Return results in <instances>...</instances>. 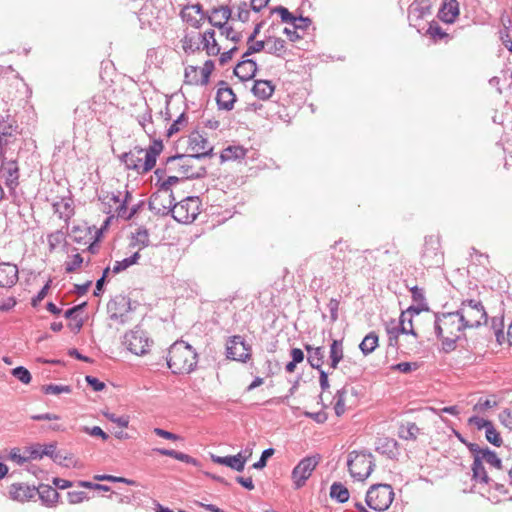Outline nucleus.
Here are the masks:
<instances>
[{
  "label": "nucleus",
  "mask_w": 512,
  "mask_h": 512,
  "mask_svg": "<svg viewBox=\"0 0 512 512\" xmlns=\"http://www.w3.org/2000/svg\"><path fill=\"white\" fill-rule=\"evenodd\" d=\"M162 197L159 192H153L147 202L148 209L158 216L171 215L181 224L192 223L200 213L201 200L199 196H187L172 206L157 207L156 201Z\"/></svg>",
  "instance_id": "obj_1"
},
{
  "label": "nucleus",
  "mask_w": 512,
  "mask_h": 512,
  "mask_svg": "<svg viewBox=\"0 0 512 512\" xmlns=\"http://www.w3.org/2000/svg\"><path fill=\"white\" fill-rule=\"evenodd\" d=\"M199 355L195 348L184 340H176L168 349L166 365L171 369L172 374H190L197 368Z\"/></svg>",
  "instance_id": "obj_2"
},
{
  "label": "nucleus",
  "mask_w": 512,
  "mask_h": 512,
  "mask_svg": "<svg viewBox=\"0 0 512 512\" xmlns=\"http://www.w3.org/2000/svg\"><path fill=\"white\" fill-rule=\"evenodd\" d=\"M473 450L475 451L472 454L471 481L479 484H490L493 482V479L489 477L483 463L486 462L491 467L501 470L503 468L502 459L498 456L496 451L490 449L488 446H476Z\"/></svg>",
  "instance_id": "obj_3"
},
{
  "label": "nucleus",
  "mask_w": 512,
  "mask_h": 512,
  "mask_svg": "<svg viewBox=\"0 0 512 512\" xmlns=\"http://www.w3.org/2000/svg\"><path fill=\"white\" fill-rule=\"evenodd\" d=\"M146 134L150 138L151 144L145 148L144 159L135 155V152H131L133 156H129L127 165V170L136 171L140 175L147 174L156 166L157 159L164 149L163 140L155 138V130L146 131Z\"/></svg>",
  "instance_id": "obj_4"
},
{
  "label": "nucleus",
  "mask_w": 512,
  "mask_h": 512,
  "mask_svg": "<svg viewBox=\"0 0 512 512\" xmlns=\"http://www.w3.org/2000/svg\"><path fill=\"white\" fill-rule=\"evenodd\" d=\"M374 456L371 452L363 450L352 451L348 455L347 467L351 477L358 481H365L375 469Z\"/></svg>",
  "instance_id": "obj_5"
},
{
  "label": "nucleus",
  "mask_w": 512,
  "mask_h": 512,
  "mask_svg": "<svg viewBox=\"0 0 512 512\" xmlns=\"http://www.w3.org/2000/svg\"><path fill=\"white\" fill-rule=\"evenodd\" d=\"M394 491L390 484L377 483L370 486L365 496L366 505L377 512L386 511L394 500Z\"/></svg>",
  "instance_id": "obj_6"
},
{
  "label": "nucleus",
  "mask_w": 512,
  "mask_h": 512,
  "mask_svg": "<svg viewBox=\"0 0 512 512\" xmlns=\"http://www.w3.org/2000/svg\"><path fill=\"white\" fill-rule=\"evenodd\" d=\"M122 343L131 353L143 356L149 352L153 340L148 337V333L145 330L137 325L134 329L124 334Z\"/></svg>",
  "instance_id": "obj_7"
},
{
  "label": "nucleus",
  "mask_w": 512,
  "mask_h": 512,
  "mask_svg": "<svg viewBox=\"0 0 512 512\" xmlns=\"http://www.w3.org/2000/svg\"><path fill=\"white\" fill-rule=\"evenodd\" d=\"M0 177L4 178L5 185L10 193H14L19 186L20 169L17 158L8 157L7 150L0 152Z\"/></svg>",
  "instance_id": "obj_8"
},
{
  "label": "nucleus",
  "mask_w": 512,
  "mask_h": 512,
  "mask_svg": "<svg viewBox=\"0 0 512 512\" xmlns=\"http://www.w3.org/2000/svg\"><path fill=\"white\" fill-rule=\"evenodd\" d=\"M225 350L226 358L232 361L246 363L252 357V347L241 335L228 337Z\"/></svg>",
  "instance_id": "obj_9"
},
{
  "label": "nucleus",
  "mask_w": 512,
  "mask_h": 512,
  "mask_svg": "<svg viewBox=\"0 0 512 512\" xmlns=\"http://www.w3.org/2000/svg\"><path fill=\"white\" fill-rule=\"evenodd\" d=\"M440 249L441 244L437 236H426L421 255L422 265L426 268L439 267L442 265L444 256Z\"/></svg>",
  "instance_id": "obj_10"
},
{
  "label": "nucleus",
  "mask_w": 512,
  "mask_h": 512,
  "mask_svg": "<svg viewBox=\"0 0 512 512\" xmlns=\"http://www.w3.org/2000/svg\"><path fill=\"white\" fill-rule=\"evenodd\" d=\"M320 461V455L307 456L293 468L291 478L295 490L302 488Z\"/></svg>",
  "instance_id": "obj_11"
},
{
  "label": "nucleus",
  "mask_w": 512,
  "mask_h": 512,
  "mask_svg": "<svg viewBox=\"0 0 512 512\" xmlns=\"http://www.w3.org/2000/svg\"><path fill=\"white\" fill-rule=\"evenodd\" d=\"M135 307H132L131 299L128 296L119 294L111 298L107 303V312L111 320L119 321L121 324L126 322L124 318L125 313L132 312Z\"/></svg>",
  "instance_id": "obj_12"
},
{
  "label": "nucleus",
  "mask_w": 512,
  "mask_h": 512,
  "mask_svg": "<svg viewBox=\"0 0 512 512\" xmlns=\"http://www.w3.org/2000/svg\"><path fill=\"white\" fill-rule=\"evenodd\" d=\"M215 100L218 110L231 111L237 101V96L226 81L220 80L217 83Z\"/></svg>",
  "instance_id": "obj_13"
},
{
  "label": "nucleus",
  "mask_w": 512,
  "mask_h": 512,
  "mask_svg": "<svg viewBox=\"0 0 512 512\" xmlns=\"http://www.w3.org/2000/svg\"><path fill=\"white\" fill-rule=\"evenodd\" d=\"M199 66H187L184 72V83L192 86H206L210 82V77L216 66H203L201 77L197 75Z\"/></svg>",
  "instance_id": "obj_14"
},
{
  "label": "nucleus",
  "mask_w": 512,
  "mask_h": 512,
  "mask_svg": "<svg viewBox=\"0 0 512 512\" xmlns=\"http://www.w3.org/2000/svg\"><path fill=\"white\" fill-rule=\"evenodd\" d=\"M19 126L14 119L0 120V152L7 150L10 144L16 140V135L20 134Z\"/></svg>",
  "instance_id": "obj_15"
},
{
  "label": "nucleus",
  "mask_w": 512,
  "mask_h": 512,
  "mask_svg": "<svg viewBox=\"0 0 512 512\" xmlns=\"http://www.w3.org/2000/svg\"><path fill=\"white\" fill-rule=\"evenodd\" d=\"M432 13L431 0H413L408 7V19L410 26L417 27L419 22Z\"/></svg>",
  "instance_id": "obj_16"
},
{
  "label": "nucleus",
  "mask_w": 512,
  "mask_h": 512,
  "mask_svg": "<svg viewBox=\"0 0 512 512\" xmlns=\"http://www.w3.org/2000/svg\"><path fill=\"white\" fill-rule=\"evenodd\" d=\"M460 15L458 0H442L437 18L445 24H453Z\"/></svg>",
  "instance_id": "obj_17"
},
{
  "label": "nucleus",
  "mask_w": 512,
  "mask_h": 512,
  "mask_svg": "<svg viewBox=\"0 0 512 512\" xmlns=\"http://www.w3.org/2000/svg\"><path fill=\"white\" fill-rule=\"evenodd\" d=\"M210 459L215 464L226 466L237 472H242L245 468V458H242V452L226 456L210 454Z\"/></svg>",
  "instance_id": "obj_18"
},
{
  "label": "nucleus",
  "mask_w": 512,
  "mask_h": 512,
  "mask_svg": "<svg viewBox=\"0 0 512 512\" xmlns=\"http://www.w3.org/2000/svg\"><path fill=\"white\" fill-rule=\"evenodd\" d=\"M18 267L9 262L0 263V287L12 288L19 279Z\"/></svg>",
  "instance_id": "obj_19"
},
{
  "label": "nucleus",
  "mask_w": 512,
  "mask_h": 512,
  "mask_svg": "<svg viewBox=\"0 0 512 512\" xmlns=\"http://www.w3.org/2000/svg\"><path fill=\"white\" fill-rule=\"evenodd\" d=\"M315 260L318 264L326 266V272H330L333 276L340 274L344 270V260L332 252L325 255H317Z\"/></svg>",
  "instance_id": "obj_20"
},
{
  "label": "nucleus",
  "mask_w": 512,
  "mask_h": 512,
  "mask_svg": "<svg viewBox=\"0 0 512 512\" xmlns=\"http://www.w3.org/2000/svg\"><path fill=\"white\" fill-rule=\"evenodd\" d=\"M399 443L394 438H378L375 443V450L391 460H397Z\"/></svg>",
  "instance_id": "obj_21"
},
{
  "label": "nucleus",
  "mask_w": 512,
  "mask_h": 512,
  "mask_svg": "<svg viewBox=\"0 0 512 512\" xmlns=\"http://www.w3.org/2000/svg\"><path fill=\"white\" fill-rule=\"evenodd\" d=\"M37 487L29 486L24 483H13L9 487V494L11 499L25 502L29 501L36 496Z\"/></svg>",
  "instance_id": "obj_22"
},
{
  "label": "nucleus",
  "mask_w": 512,
  "mask_h": 512,
  "mask_svg": "<svg viewBox=\"0 0 512 512\" xmlns=\"http://www.w3.org/2000/svg\"><path fill=\"white\" fill-rule=\"evenodd\" d=\"M304 349L307 352V362L311 368L320 370L325 360V348L324 346L314 347L309 343H305Z\"/></svg>",
  "instance_id": "obj_23"
},
{
  "label": "nucleus",
  "mask_w": 512,
  "mask_h": 512,
  "mask_svg": "<svg viewBox=\"0 0 512 512\" xmlns=\"http://www.w3.org/2000/svg\"><path fill=\"white\" fill-rule=\"evenodd\" d=\"M386 332L388 335V346L394 348L396 352L399 350L398 339L400 334L411 335L415 338L418 337V333L413 327L406 328L402 323L396 327L387 326Z\"/></svg>",
  "instance_id": "obj_24"
},
{
  "label": "nucleus",
  "mask_w": 512,
  "mask_h": 512,
  "mask_svg": "<svg viewBox=\"0 0 512 512\" xmlns=\"http://www.w3.org/2000/svg\"><path fill=\"white\" fill-rule=\"evenodd\" d=\"M36 495H38L41 503L46 507H53L60 498L58 491L50 485L40 484L37 487Z\"/></svg>",
  "instance_id": "obj_25"
},
{
  "label": "nucleus",
  "mask_w": 512,
  "mask_h": 512,
  "mask_svg": "<svg viewBox=\"0 0 512 512\" xmlns=\"http://www.w3.org/2000/svg\"><path fill=\"white\" fill-rule=\"evenodd\" d=\"M275 91V85L270 80H255L251 92L259 100H268Z\"/></svg>",
  "instance_id": "obj_26"
},
{
  "label": "nucleus",
  "mask_w": 512,
  "mask_h": 512,
  "mask_svg": "<svg viewBox=\"0 0 512 512\" xmlns=\"http://www.w3.org/2000/svg\"><path fill=\"white\" fill-rule=\"evenodd\" d=\"M248 150L242 145H229L220 153V163L244 159Z\"/></svg>",
  "instance_id": "obj_27"
},
{
  "label": "nucleus",
  "mask_w": 512,
  "mask_h": 512,
  "mask_svg": "<svg viewBox=\"0 0 512 512\" xmlns=\"http://www.w3.org/2000/svg\"><path fill=\"white\" fill-rule=\"evenodd\" d=\"M210 146L208 138L200 134L197 129L188 136V149L192 150L193 153L200 152V150L205 151Z\"/></svg>",
  "instance_id": "obj_28"
},
{
  "label": "nucleus",
  "mask_w": 512,
  "mask_h": 512,
  "mask_svg": "<svg viewBox=\"0 0 512 512\" xmlns=\"http://www.w3.org/2000/svg\"><path fill=\"white\" fill-rule=\"evenodd\" d=\"M95 226H88L85 222L82 225H73L68 232L69 237L77 244L85 243L86 238L91 234Z\"/></svg>",
  "instance_id": "obj_29"
},
{
  "label": "nucleus",
  "mask_w": 512,
  "mask_h": 512,
  "mask_svg": "<svg viewBox=\"0 0 512 512\" xmlns=\"http://www.w3.org/2000/svg\"><path fill=\"white\" fill-rule=\"evenodd\" d=\"M379 346V336L375 331L369 332L360 342L358 348L364 356L373 353Z\"/></svg>",
  "instance_id": "obj_30"
},
{
  "label": "nucleus",
  "mask_w": 512,
  "mask_h": 512,
  "mask_svg": "<svg viewBox=\"0 0 512 512\" xmlns=\"http://www.w3.org/2000/svg\"><path fill=\"white\" fill-rule=\"evenodd\" d=\"M329 495L332 500L339 504L346 503L350 498L348 488L341 482L337 481L333 482L332 485L330 486Z\"/></svg>",
  "instance_id": "obj_31"
},
{
  "label": "nucleus",
  "mask_w": 512,
  "mask_h": 512,
  "mask_svg": "<svg viewBox=\"0 0 512 512\" xmlns=\"http://www.w3.org/2000/svg\"><path fill=\"white\" fill-rule=\"evenodd\" d=\"M130 239V247L139 245L142 249L150 246L149 231L145 226H140L136 232L131 233Z\"/></svg>",
  "instance_id": "obj_32"
},
{
  "label": "nucleus",
  "mask_w": 512,
  "mask_h": 512,
  "mask_svg": "<svg viewBox=\"0 0 512 512\" xmlns=\"http://www.w3.org/2000/svg\"><path fill=\"white\" fill-rule=\"evenodd\" d=\"M185 100V109L181 114L172 122V124L166 130V137L170 138L174 134L178 133L182 127H185L188 124V115L186 110L188 109L187 99L183 95Z\"/></svg>",
  "instance_id": "obj_33"
},
{
  "label": "nucleus",
  "mask_w": 512,
  "mask_h": 512,
  "mask_svg": "<svg viewBox=\"0 0 512 512\" xmlns=\"http://www.w3.org/2000/svg\"><path fill=\"white\" fill-rule=\"evenodd\" d=\"M426 34L429 35V37L434 42H439L442 40H445L446 42L451 39V36L442 29V27L436 22L435 20H432L428 23V29L426 31Z\"/></svg>",
  "instance_id": "obj_34"
},
{
  "label": "nucleus",
  "mask_w": 512,
  "mask_h": 512,
  "mask_svg": "<svg viewBox=\"0 0 512 512\" xmlns=\"http://www.w3.org/2000/svg\"><path fill=\"white\" fill-rule=\"evenodd\" d=\"M68 192H69L68 197L61 198V202H63V211L59 212V218L63 219L65 221L67 228H68L69 220L75 214V208L73 206L72 194L69 190H68Z\"/></svg>",
  "instance_id": "obj_35"
},
{
  "label": "nucleus",
  "mask_w": 512,
  "mask_h": 512,
  "mask_svg": "<svg viewBox=\"0 0 512 512\" xmlns=\"http://www.w3.org/2000/svg\"><path fill=\"white\" fill-rule=\"evenodd\" d=\"M216 28L219 30L221 35L234 43H239L243 38L242 32H235L234 28L229 24H225V22L217 23Z\"/></svg>",
  "instance_id": "obj_36"
},
{
  "label": "nucleus",
  "mask_w": 512,
  "mask_h": 512,
  "mask_svg": "<svg viewBox=\"0 0 512 512\" xmlns=\"http://www.w3.org/2000/svg\"><path fill=\"white\" fill-rule=\"evenodd\" d=\"M461 306L469 307L471 310L480 313V319L483 320V323H488L489 317L481 300L464 299L461 302Z\"/></svg>",
  "instance_id": "obj_37"
},
{
  "label": "nucleus",
  "mask_w": 512,
  "mask_h": 512,
  "mask_svg": "<svg viewBox=\"0 0 512 512\" xmlns=\"http://www.w3.org/2000/svg\"><path fill=\"white\" fill-rule=\"evenodd\" d=\"M214 156V146H210L207 150L201 151V152H195L191 154H183V153H176L174 154L175 161L176 160H184V159H196V160H202L205 158H212Z\"/></svg>",
  "instance_id": "obj_38"
},
{
  "label": "nucleus",
  "mask_w": 512,
  "mask_h": 512,
  "mask_svg": "<svg viewBox=\"0 0 512 512\" xmlns=\"http://www.w3.org/2000/svg\"><path fill=\"white\" fill-rule=\"evenodd\" d=\"M270 13L277 14L282 23L291 24L294 27L296 18L294 17V13L290 12L287 7L282 5L273 7L271 8Z\"/></svg>",
  "instance_id": "obj_39"
},
{
  "label": "nucleus",
  "mask_w": 512,
  "mask_h": 512,
  "mask_svg": "<svg viewBox=\"0 0 512 512\" xmlns=\"http://www.w3.org/2000/svg\"><path fill=\"white\" fill-rule=\"evenodd\" d=\"M93 478H94V480L99 481V482L107 481V482H111V483H123V484L129 485V486H137L138 485V483L135 480L121 477V476H114V475H110V474H97V475H94Z\"/></svg>",
  "instance_id": "obj_40"
},
{
  "label": "nucleus",
  "mask_w": 512,
  "mask_h": 512,
  "mask_svg": "<svg viewBox=\"0 0 512 512\" xmlns=\"http://www.w3.org/2000/svg\"><path fill=\"white\" fill-rule=\"evenodd\" d=\"M103 212L107 214V217L103 221L100 228L96 229L94 238H96L97 241H102L105 232L109 229L112 221L115 218V215L112 213V207L109 206V209H104Z\"/></svg>",
  "instance_id": "obj_41"
},
{
  "label": "nucleus",
  "mask_w": 512,
  "mask_h": 512,
  "mask_svg": "<svg viewBox=\"0 0 512 512\" xmlns=\"http://www.w3.org/2000/svg\"><path fill=\"white\" fill-rule=\"evenodd\" d=\"M420 432L419 427L414 422H408L406 427L401 425L399 437L404 440H416Z\"/></svg>",
  "instance_id": "obj_42"
},
{
  "label": "nucleus",
  "mask_w": 512,
  "mask_h": 512,
  "mask_svg": "<svg viewBox=\"0 0 512 512\" xmlns=\"http://www.w3.org/2000/svg\"><path fill=\"white\" fill-rule=\"evenodd\" d=\"M285 41L282 38L269 36L266 38V52L279 54L285 48Z\"/></svg>",
  "instance_id": "obj_43"
},
{
  "label": "nucleus",
  "mask_w": 512,
  "mask_h": 512,
  "mask_svg": "<svg viewBox=\"0 0 512 512\" xmlns=\"http://www.w3.org/2000/svg\"><path fill=\"white\" fill-rule=\"evenodd\" d=\"M347 394L346 386L336 391L334 396V411L337 417H341L345 413V397Z\"/></svg>",
  "instance_id": "obj_44"
},
{
  "label": "nucleus",
  "mask_w": 512,
  "mask_h": 512,
  "mask_svg": "<svg viewBox=\"0 0 512 512\" xmlns=\"http://www.w3.org/2000/svg\"><path fill=\"white\" fill-rule=\"evenodd\" d=\"M485 438L486 440L495 447H500L503 444V439L500 432L495 428L493 422L488 425L485 430Z\"/></svg>",
  "instance_id": "obj_45"
},
{
  "label": "nucleus",
  "mask_w": 512,
  "mask_h": 512,
  "mask_svg": "<svg viewBox=\"0 0 512 512\" xmlns=\"http://www.w3.org/2000/svg\"><path fill=\"white\" fill-rule=\"evenodd\" d=\"M179 16L183 22L187 23L195 29H199L202 26V19H197L196 17H194L190 12L189 7L185 5L181 7Z\"/></svg>",
  "instance_id": "obj_46"
},
{
  "label": "nucleus",
  "mask_w": 512,
  "mask_h": 512,
  "mask_svg": "<svg viewBox=\"0 0 512 512\" xmlns=\"http://www.w3.org/2000/svg\"><path fill=\"white\" fill-rule=\"evenodd\" d=\"M101 79L107 84H115L117 83V78L125 77V75H120L116 73V66H104L100 71Z\"/></svg>",
  "instance_id": "obj_47"
},
{
  "label": "nucleus",
  "mask_w": 512,
  "mask_h": 512,
  "mask_svg": "<svg viewBox=\"0 0 512 512\" xmlns=\"http://www.w3.org/2000/svg\"><path fill=\"white\" fill-rule=\"evenodd\" d=\"M329 358L342 361L344 358L343 339H333L329 346Z\"/></svg>",
  "instance_id": "obj_48"
},
{
  "label": "nucleus",
  "mask_w": 512,
  "mask_h": 512,
  "mask_svg": "<svg viewBox=\"0 0 512 512\" xmlns=\"http://www.w3.org/2000/svg\"><path fill=\"white\" fill-rule=\"evenodd\" d=\"M42 392L44 394H53V395H59L61 393H71L72 387L70 385H62V384H47L43 385L41 388Z\"/></svg>",
  "instance_id": "obj_49"
},
{
  "label": "nucleus",
  "mask_w": 512,
  "mask_h": 512,
  "mask_svg": "<svg viewBox=\"0 0 512 512\" xmlns=\"http://www.w3.org/2000/svg\"><path fill=\"white\" fill-rule=\"evenodd\" d=\"M110 272H111V269L109 266L105 267L102 270V275L99 279L96 280L95 289L93 291V295L95 297H100L104 293V291H105L104 286L108 281Z\"/></svg>",
  "instance_id": "obj_50"
},
{
  "label": "nucleus",
  "mask_w": 512,
  "mask_h": 512,
  "mask_svg": "<svg viewBox=\"0 0 512 512\" xmlns=\"http://www.w3.org/2000/svg\"><path fill=\"white\" fill-rule=\"evenodd\" d=\"M181 42L182 48L187 55L199 52L201 50V41L195 42L193 37H190L189 35H185Z\"/></svg>",
  "instance_id": "obj_51"
},
{
  "label": "nucleus",
  "mask_w": 512,
  "mask_h": 512,
  "mask_svg": "<svg viewBox=\"0 0 512 512\" xmlns=\"http://www.w3.org/2000/svg\"><path fill=\"white\" fill-rule=\"evenodd\" d=\"M430 307L428 303H420V304H412L407 309L406 312L409 314V326L413 327V317L419 315L421 312H429Z\"/></svg>",
  "instance_id": "obj_52"
},
{
  "label": "nucleus",
  "mask_w": 512,
  "mask_h": 512,
  "mask_svg": "<svg viewBox=\"0 0 512 512\" xmlns=\"http://www.w3.org/2000/svg\"><path fill=\"white\" fill-rule=\"evenodd\" d=\"M11 374L23 384H29L32 380L30 371L24 366H17L11 370Z\"/></svg>",
  "instance_id": "obj_53"
},
{
  "label": "nucleus",
  "mask_w": 512,
  "mask_h": 512,
  "mask_svg": "<svg viewBox=\"0 0 512 512\" xmlns=\"http://www.w3.org/2000/svg\"><path fill=\"white\" fill-rule=\"evenodd\" d=\"M420 364L418 362H400L390 366V370L398 371L403 374H408L419 369Z\"/></svg>",
  "instance_id": "obj_54"
},
{
  "label": "nucleus",
  "mask_w": 512,
  "mask_h": 512,
  "mask_svg": "<svg viewBox=\"0 0 512 512\" xmlns=\"http://www.w3.org/2000/svg\"><path fill=\"white\" fill-rule=\"evenodd\" d=\"M275 453V449L270 447L262 451L258 461L252 464L251 468L256 470H262L267 466V461Z\"/></svg>",
  "instance_id": "obj_55"
},
{
  "label": "nucleus",
  "mask_w": 512,
  "mask_h": 512,
  "mask_svg": "<svg viewBox=\"0 0 512 512\" xmlns=\"http://www.w3.org/2000/svg\"><path fill=\"white\" fill-rule=\"evenodd\" d=\"M181 181H183L181 177L174 175L168 176L164 181L160 182L156 192H159L160 194L167 193L168 191H171L173 185L178 184Z\"/></svg>",
  "instance_id": "obj_56"
},
{
  "label": "nucleus",
  "mask_w": 512,
  "mask_h": 512,
  "mask_svg": "<svg viewBox=\"0 0 512 512\" xmlns=\"http://www.w3.org/2000/svg\"><path fill=\"white\" fill-rule=\"evenodd\" d=\"M246 112L254 111L259 116L264 117L266 119H269L271 114L269 113L268 109L260 102L255 101L252 103H248L246 107L244 108Z\"/></svg>",
  "instance_id": "obj_57"
},
{
  "label": "nucleus",
  "mask_w": 512,
  "mask_h": 512,
  "mask_svg": "<svg viewBox=\"0 0 512 512\" xmlns=\"http://www.w3.org/2000/svg\"><path fill=\"white\" fill-rule=\"evenodd\" d=\"M103 416L109 421L116 423L121 428H126L129 425V416L127 415L117 416L109 411H103Z\"/></svg>",
  "instance_id": "obj_58"
},
{
  "label": "nucleus",
  "mask_w": 512,
  "mask_h": 512,
  "mask_svg": "<svg viewBox=\"0 0 512 512\" xmlns=\"http://www.w3.org/2000/svg\"><path fill=\"white\" fill-rule=\"evenodd\" d=\"M406 287L411 292V298H412L413 302H415L416 304L427 303V300H426V297H425V291H424L423 288H421V287H419L417 285H414V286H411V287L406 285Z\"/></svg>",
  "instance_id": "obj_59"
},
{
  "label": "nucleus",
  "mask_w": 512,
  "mask_h": 512,
  "mask_svg": "<svg viewBox=\"0 0 512 512\" xmlns=\"http://www.w3.org/2000/svg\"><path fill=\"white\" fill-rule=\"evenodd\" d=\"M88 305L87 301H83L77 305L72 306L71 308L64 311L63 315L66 319L76 320L77 314L83 312Z\"/></svg>",
  "instance_id": "obj_60"
},
{
  "label": "nucleus",
  "mask_w": 512,
  "mask_h": 512,
  "mask_svg": "<svg viewBox=\"0 0 512 512\" xmlns=\"http://www.w3.org/2000/svg\"><path fill=\"white\" fill-rule=\"evenodd\" d=\"M440 341H441L440 351L445 354H449V353L455 351L457 348L458 339H455L454 337L453 338L444 337Z\"/></svg>",
  "instance_id": "obj_61"
},
{
  "label": "nucleus",
  "mask_w": 512,
  "mask_h": 512,
  "mask_svg": "<svg viewBox=\"0 0 512 512\" xmlns=\"http://www.w3.org/2000/svg\"><path fill=\"white\" fill-rule=\"evenodd\" d=\"M491 420L489 419H484L478 415H472L471 417L468 418V421H467V424L468 425H474L477 430H486L488 425L491 424Z\"/></svg>",
  "instance_id": "obj_62"
},
{
  "label": "nucleus",
  "mask_w": 512,
  "mask_h": 512,
  "mask_svg": "<svg viewBox=\"0 0 512 512\" xmlns=\"http://www.w3.org/2000/svg\"><path fill=\"white\" fill-rule=\"evenodd\" d=\"M83 264V257L76 253L72 256V260L70 262L65 263V272L66 273H73L77 269H79Z\"/></svg>",
  "instance_id": "obj_63"
},
{
  "label": "nucleus",
  "mask_w": 512,
  "mask_h": 512,
  "mask_svg": "<svg viewBox=\"0 0 512 512\" xmlns=\"http://www.w3.org/2000/svg\"><path fill=\"white\" fill-rule=\"evenodd\" d=\"M85 381L87 385L95 392H101L106 388V384L92 375H86Z\"/></svg>",
  "instance_id": "obj_64"
}]
</instances>
